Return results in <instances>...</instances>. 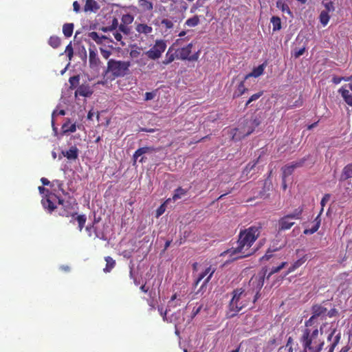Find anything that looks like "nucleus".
Instances as JSON below:
<instances>
[{"label": "nucleus", "mask_w": 352, "mask_h": 352, "mask_svg": "<svg viewBox=\"0 0 352 352\" xmlns=\"http://www.w3.org/2000/svg\"><path fill=\"white\" fill-rule=\"evenodd\" d=\"M261 226H252L243 230H241L237 241V246L232 248L223 254H228L232 260L245 258L251 254L246 252L258 238L261 233Z\"/></svg>", "instance_id": "obj_1"}, {"label": "nucleus", "mask_w": 352, "mask_h": 352, "mask_svg": "<svg viewBox=\"0 0 352 352\" xmlns=\"http://www.w3.org/2000/svg\"><path fill=\"white\" fill-rule=\"evenodd\" d=\"M300 340L303 352H320L324 344L322 333H320L316 327L306 324Z\"/></svg>", "instance_id": "obj_2"}, {"label": "nucleus", "mask_w": 352, "mask_h": 352, "mask_svg": "<svg viewBox=\"0 0 352 352\" xmlns=\"http://www.w3.org/2000/svg\"><path fill=\"white\" fill-rule=\"evenodd\" d=\"M250 299V291H245L243 288L234 289L229 303L228 317L233 318L236 316L241 310L248 306Z\"/></svg>", "instance_id": "obj_3"}, {"label": "nucleus", "mask_w": 352, "mask_h": 352, "mask_svg": "<svg viewBox=\"0 0 352 352\" xmlns=\"http://www.w3.org/2000/svg\"><path fill=\"white\" fill-rule=\"evenodd\" d=\"M76 205L77 203L76 199L73 197H69V199L66 200L64 205L60 209L59 214L62 217H72V219L70 221L71 223L73 222L74 219L76 220L78 222V230L81 232L86 223L87 217L85 214L77 215V212L75 209V206Z\"/></svg>", "instance_id": "obj_4"}, {"label": "nucleus", "mask_w": 352, "mask_h": 352, "mask_svg": "<svg viewBox=\"0 0 352 352\" xmlns=\"http://www.w3.org/2000/svg\"><path fill=\"white\" fill-rule=\"evenodd\" d=\"M130 65L129 61L109 59L106 73H110L114 78L124 77L129 73Z\"/></svg>", "instance_id": "obj_5"}, {"label": "nucleus", "mask_w": 352, "mask_h": 352, "mask_svg": "<svg viewBox=\"0 0 352 352\" xmlns=\"http://www.w3.org/2000/svg\"><path fill=\"white\" fill-rule=\"evenodd\" d=\"M266 271H261L254 274L250 280L248 288L246 291H250V296H254L253 302L254 303L259 298V292L263 286Z\"/></svg>", "instance_id": "obj_6"}, {"label": "nucleus", "mask_w": 352, "mask_h": 352, "mask_svg": "<svg viewBox=\"0 0 352 352\" xmlns=\"http://www.w3.org/2000/svg\"><path fill=\"white\" fill-rule=\"evenodd\" d=\"M261 124L260 120L255 117L250 120H246L245 124L237 129H234V133L233 134L232 139L239 140L249 135H250L255 129Z\"/></svg>", "instance_id": "obj_7"}, {"label": "nucleus", "mask_w": 352, "mask_h": 352, "mask_svg": "<svg viewBox=\"0 0 352 352\" xmlns=\"http://www.w3.org/2000/svg\"><path fill=\"white\" fill-rule=\"evenodd\" d=\"M167 45L166 41L163 39H157L154 45L146 52V55L151 60H156L162 56L165 52Z\"/></svg>", "instance_id": "obj_8"}, {"label": "nucleus", "mask_w": 352, "mask_h": 352, "mask_svg": "<svg viewBox=\"0 0 352 352\" xmlns=\"http://www.w3.org/2000/svg\"><path fill=\"white\" fill-rule=\"evenodd\" d=\"M313 316L305 322L306 325L312 326L314 320L317 317H325L327 309L321 305H315L312 307Z\"/></svg>", "instance_id": "obj_9"}, {"label": "nucleus", "mask_w": 352, "mask_h": 352, "mask_svg": "<svg viewBox=\"0 0 352 352\" xmlns=\"http://www.w3.org/2000/svg\"><path fill=\"white\" fill-rule=\"evenodd\" d=\"M214 272H215V270L212 269L211 267H208V268H206L204 272H201L199 275L197 279L195 281V285L197 286L199 284V283L203 278H204L206 275L208 274V276L204 280L203 284L201 286L200 289H203L204 287L206 286L208 283L210 281V280L211 277L212 276Z\"/></svg>", "instance_id": "obj_10"}, {"label": "nucleus", "mask_w": 352, "mask_h": 352, "mask_svg": "<svg viewBox=\"0 0 352 352\" xmlns=\"http://www.w3.org/2000/svg\"><path fill=\"white\" fill-rule=\"evenodd\" d=\"M89 63L90 68L95 70H98L101 64L97 52L92 49L89 50Z\"/></svg>", "instance_id": "obj_11"}, {"label": "nucleus", "mask_w": 352, "mask_h": 352, "mask_svg": "<svg viewBox=\"0 0 352 352\" xmlns=\"http://www.w3.org/2000/svg\"><path fill=\"white\" fill-rule=\"evenodd\" d=\"M192 44L189 43L186 47L177 49L176 50L177 58L181 60H188L191 54Z\"/></svg>", "instance_id": "obj_12"}, {"label": "nucleus", "mask_w": 352, "mask_h": 352, "mask_svg": "<svg viewBox=\"0 0 352 352\" xmlns=\"http://www.w3.org/2000/svg\"><path fill=\"white\" fill-rule=\"evenodd\" d=\"M267 60H265L261 65H258L256 67L253 68L252 71L250 73H249L245 76V80H248V78H250L251 77L258 78V77L261 76L263 74L264 70H265V67H267Z\"/></svg>", "instance_id": "obj_13"}, {"label": "nucleus", "mask_w": 352, "mask_h": 352, "mask_svg": "<svg viewBox=\"0 0 352 352\" xmlns=\"http://www.w3.org/2000/svg\"><path fill=\"white\" fill-rule=\"evenodd\" d=\"M336 330L333 329L328 336V340L329 341H331L329 352H333V350L339 343L340 340L341 338V333H338L337 334H336Z\"/></svg>", "instance_id": "obj_14"}, {"label": "nucleus", "mask_w": 352, "mask_h": 352, "mask_svg": "<svg viewBox=\"0 0 352 352\" xmlns=\"http://www.w3.org/2000/svg\"><path fill=\"white\" fill-rule=\"evenodd\" d=\"M93 94V91L87 85H80L75 91V96H80L84 97H89Z\"/></svg>", "instance_id": "obj_15"}, {"label": "nucleus", "mask_w": 352, "mask_h": 352, "mask_svg": "<svg viewBox=\"0 0 352 352\" xmlns=\"http://www.w3.org/2000/svg\"><path fill=\"white\" fill-rule=\"evenodd\" d=\"M155 148L153 147H149V146H144L141 147L135 151L133 155V164H135L136 161L138 160V157L142 156L144 154L152 153L153 151H155Z\"/></svg>", "instance_id": "obj_16"}, {"label": "nucleus", "mask_w": 352, "mask_h": 352, "mask_svg": "<svg viewBox=\"0 0 352 352\" xmlns=\"http://www.w3.org/2000/svg\"><path fill=\"white\" fill-rule=\"evenodd\" d=\"M135 30L139 34L148 35L153 32V28L146 23H137Z\"/></svg>", "instance_id": "obj_17"}, {"label": "nucleus", "mask_w": 352, "mask_h": 352, "mask_svg": "<svg viewBox=\"0 0 352 352\" xmlns=\"http://www.w3.org/2000/svg\"><path fill=\"white\" fill-rule=\"evenodd\" d=\"M62 133L63 134H69L70 133H74L76 131V123H71L69 119H68L61 127Z\"/></svg>", "instance_id": "obj_18"}, {"label": "nucleus", "mask_w": 352, "mask_h": 352, "mask_svg": "<svg viewBox=\"0 0 352 352\" xmlns=\"http://www.w3.org/2000/svg\"><path fill=\"white\" fill-rule=\"evenodd\" d=\"M338 92L341 94L344 102L349 105L352 107V94L344 87L339 89Z\"/></svg>", "instance_id": "obj_19"}, {"label": "nucleus", "mask_w": 352, "mask_h": 352, "mask_svg": "<svg viewBox=\"0 0 352 352\" xmlns=\"http://www.w3.org/2000/svg\"><path fill=\"white\" fill-rule=\"evenodd\" d=\"M352 177V163L346 165L342 171L340 175V181H345Z\"/></svg>", "instance_id": "obj_20"}, {"label": "nucleus", "mask_w": 352, "mask_h": 352, "mask_svg": "<svg viewBox=\"0 0 352 352\" xmlns=\"http://www.w3.org/2000/svg\"><path fill=\"white\" fill-rule=\"evenodd\" d=\"M62 154L68 160H76L78 156V149L76 146H72L69 150L62 151Z\"/></svg>", "instance_id": "obj_21"}, {"label": "nucleus", "mask_w": 352, "mask_h": 352, "mask_svg": "<svg viewBox=\"0 0 352 352\" xmlns=\"http://www.w3.org/2000/svg\"><path fill=\"white\" fill-rule=\"evenodd\" d=\"M245 77L239 83V85L236 87V90L234 93L233 97L234 98H238L243 95L246 91H248V88L245 87Z\"/></svg>", "instance_id": "obj_22"}, {"label": "nucleus", "mask_w": 352, "mask_h": 352, "mask_svg": "<svg viewBox=\"0 0 352 352\" xmlns=\"http://www.w3.org/2000/svg\"><path fill=\"white\" fill-rule=\"evenodd\" d=\"M283 245V243L280 244L278 246L275 245V243H274V244L270 247L266 254L260 258V261H262L263 260H269L272 256V254L271 253L278 250Z\"/></svg>", "instance_id": "obj_23"}, {"label": "nucleus", "mask_w": 352, "mask_h": 352, "mask_svg": "<svg viewBox=\"0 0 352 352\" xmlns=\"http://www.w3.org/2000/svg\"><path fill=\"white\" fill-rule=\"evenodd\" d=\"M87 36L89 38L94 41L98 45L102 44L104 40L107 39L106 36H100L96 32H90L88 33Z\"/></svg>", "instance_id": "obj_24"}, {"label": "nucleus", "mask_w": 352, "mask_h": 352, "mask_svg": "<svg viewBox=\"0 0 352 352\" xmlns=\"http://www.w3.org/2000/svg\"><path fill=\"white\" fill-rule=\"evenodd\" d=\"M177 58V53L172 52V47H170L166 54L165 59L162 61L164 65H168L171 63L175 59Z\"/></svg>", "instance_id": "obj_25"}, {"label": "nucleus", "mask_w": 352, "mask_h": 352, "mask_svg": "<svg viewBox=\"0 0 352 352\" xmlns=\"http://www.w3.org/2000/svg\"><path fill=\"white\" fill-rule=\"evenodd\" d=\"M104 260L106 261V266L104 268L103 271L105 273L110 272L112 270V269L116 266V261L109 256H106L104 258Z\"/></svg>", "instance_id": "obj_26"}, {"label": "nucleus", "mask_w": 352, "mask_h": 352, "mask_svg": "<svg viewBox=\"0 0 352 352\" xmlns=\"http://www.w3.org/2000/svg\"><path fill=\"white\" fill-rule=\"evenodd\" d=\"M99 8L97 2L95 0H86L85 5L84 6V10L87 11H96Z\"/></svg>", "instance_id": "obj_27"}, {"label": "nucleus", "mask_w": 352, "mask_h": 352, "mask_svg": "<svg viewBox=\"0 0 352 352\" xmlns=\"http://www.w3.org/2000/svg\"><path fill=\"white\" fill-rule=\"evenodd\" d=\"M307 260L306 256H302L294 263L288 269L287 274L295 271L297 268L300 267Z\"/></svg>", "instance_id": "obj_28"}, {"label": "nucleus", "mask_w": 352, "mask_h": 352, "mask_svg": "<svg viewBox=\"0 0 352 352\" xmlns=\"http://www.w3.org/2000/svg\"><path fill=\"white\" fill-rule=\"evenodd\" d=\"M138 5L143 11H151L153 9V3L148 0H138Z\"/></svg>", "instance_id": "obj_29"}, {"label": "nucleus", "mask_w": 352, "mask_h": 352, "mask_svg": "<svg viewBox=\"0 0 352 352\" xmlns=\"http://www.w3.org/2000/svg\"><path fill=\"white\" fill-rule=\"evenodd\" d=\"M187 192V190H185L182 187H178L174 191V194L172 197L173 200L176 201L179 199H181L183 196L186 195Z\"/></svg>", "instance_id": "obj_30"}, {"label": "nucleus", "mask_w": 352, "mask_h": 352, "mask_svg": "<svg viewBox=\"0 0 352 352\" xmlns=\"http://www.w3.org/2000/svg\"><path fill=\"white\" fill-rule=\"evenodd\" d=\"M74 24L65 23L63 26V32L65 37H70L73 34Z\"/></svg>", "instance_id": "obj_31"}, {"label": "nucleus", "mask_w": 352, "mask_h": 352, "mask_svg": "<svg viewBox=\"0 0 352 352\" xmlns=\"http://www.w3.org/2000/svg\"><path fill=\"white\" fill-rule=\"evenodd\" d=\"M199 16L198 15H195L187 19L185 22V25L188 27L194 28L199 23Z\"/></svg>", "instance_id": "obj_32"}, {"label": "nucleus", "mask_w": 352, "mask_h": 352, "mask_svg": "<svg viewBox=\"0 0 352 352\" xmlns=\"http://www.w3.org/2000/svg\"><path fill=\"white\" fill-rule=\"evenodd\" d=\"M42 204L45 208L49 210L50 212H52L55 210V208H56V206L49 198L42 200Z\"/></svg>", "instance_id": "obj_33"}, {"label": "nucleus", "mask_w": 352, "mask_h": 352, "mask_svg": "<svg viewBox=\"0 0 352 352\" xmlns=\"http://www.w3.org/2000/svg\"><path fill=\"white\" fill-rule=\"evenodd\" d=\"M273 26V31H278L281 28V21L278 16H273L270 20Z\"/></svg>", "instance_id": "obj_34"}, {"label": "nucleus", "mask_w": 352, "mask_h": 352, "mask_svg": "<svg viewBox=\"0 0 352 352\" xmlns=\"http://www.w3.org/2000/svg\"><path fill=\"white\" fill-rule=\"evenodd\" d=\"M157 310L164 322H172V319L169 320L167 318V313L168 311H170V308L167 307V308L164 310L162 306H158Z\"/></svg>", "instance_id": "obj_35"}, {"label": "nucleus", "mask_w": 352, "mask_h": 352, "mask_svg": "<svg viewBox=\"0 0 352 352\" xmlns=\"http://www.w3.org/2000/svg\"><path fill=\"white\" fill-rule=\"evenodd\" d=\"M48 43L50 46H52L53 48H57L60 46L61 43L60 38L57 36H50Z\"/></svg>", "instance_id": "obj_36"}, {"label": "nucleus", "mask_w": 352, "mask_h": 352, "mask_svg": "<svg viewBox=\"0 0 352 352\" xmlns=\"http://www.w3.org/2000/svg\"><path fill=\"white\" fill-rule=\"evenodd\" d=\"M320 21L322 23L323 26H325L327 25V23L329 21L330 16L329 14V12L327 11H322L320 14Z\"/></svg>", "instance_id": "obj_37"}, {"label": "nucleus", "mask_w": 352, "mask_h": 352, "mask_svg": "<svg viewBox=\"0 0 352 352\" xmlns=\"http://www.w3.org/2000/svg\"><path fill=\"white\" fill-rule=\"evenodd\" d=\"M52 187H57V188L63 192L64 195H67V192H65L63 186L64 184L63 181H60L59 179H54L51 183Z\"/></svg>", "instance_id": "obj_38"}, {"label": "nucleus", "mask_w": 352, "mask_h": 352, "mask_svg": "<svg viewBox=\"0 0 352 352\" xmlns=\"http://www.w3.org/2000/svg\"><path fill=\"white\" fill-rule=\"evenodd\" d=\"M80 76L79 75L74 76L69 78V82L70 84V88L74 89L79 85Z\"/></svg>", "instance_id": "obj_39"}, {"label": "nucleus", "mask_w": 352, "mask_h": 352, "mask_svg": "<svg viewBox=\"0 0 352 352\" xmlns=\"http://www.w3.org/2000/svg\"><path fill=\"white\" fill-rule=\"evenodd\" d=\"M134 16L131 14H123L121 19V22L125 25H129L133 23Z\"/></svg>", "instance_id": "obj_40"}, {"label": "nucleus", "mask_w": 352, "mask_h": 352, "mask_svg": "<svg viewBox=\"0 0 352 352\" xmlns=\"http://www.w3.org/2000/svg\"><path fill=\"white\" fill-rule=\"evenodd\" d=\"M302 212V208L298 207L296 208L294 212L292 214H287V219H300V215Z\"/></svg>", "instance_id": "obj_41"}, {"label": "nucleus", "mask_w": 352, "mask_h": 352, "mask_svg": "<svg viewBox=\"0 0 352 352\" xmlns=\"http://www.w3.org/2000/svg\"><path fill=\"white\" fill-rule=\"evenodd\" d=\"M263 91H260L258 93H256L252 95L245 104V107H248L252 102L258 100L260 97L263 95Z\"/></svg>", "instance_id": "obj_42"}, {"label": "nucleus", "mask_w": 352, "mask_h": 352, "mask_svg": "<svg viewBox=\"0 0 352 352\" xmlns=\"http://www.w3.org/2000/svg\"><path fill=\"white\" fill-rule=\"evenodd\" d=\"M319 223L314 224V226L311 228L305 229L303 232L305 234H312L318 231L319 229Z\"/></svg>", "instance_id": "obj_43"}, {"label": "nucleus", "mask_w": 352, "mask_h": 352, "mask_svg": "<svg viewBox=\"0 0 352 352\" xmlns=\"http://www.w3.org/2000/svg\"><path fill=\"white\" fill-rule=\"evenodd\" d=\"M177 299V294H174L170 300L168 301V308H170V307H175L177 306H179L180 305V303H179L177 301L175 302V300Z\"/></svg>", "instance_id": "obj_44"}, {"label": "nucleus", "mask_w": 352, "mask_h": 352, "mask_svg": "<svg viewBox=\"0 0 352 352\" xmlns=\"http://www.w3.org/2000/svg\"><path fill=\"white\" fill-rule=\"evenodd\" d=\"M120 32L124 33L126 35H129L131 32V28L128 27V25H125L121 23L118 26Z\"/></svg>", "instance_id": "obj_45"}, {"label": "nucleus", "mask_w": 352, "mask_h": 352, "mask_svg": "<svg viewBox=\"0 0 352 352\" xmlns=\"http://www.w3.org/2000/svg\"><path fill=\"white\" fill-rule=\"evenodd\" d=\"M285 265H286V262H282L278 266L273 267L272 268L270 272L269 273L267 277H270L273 274H275V273L279 272L281 269H283L285 267Z\"/></svg>", "instance_id": "obj_46"}, {"label": "nucleus", "mask_w": 352, "mask_h": 352, "mask_svg": "<svg viewBox=\"0 0 352 352\" xmlns=\"http://www.w3.org/2000/svg\"><path fill=\"white\" fill-rule=\"evenodd\" d=\"M331 197V195L330 194H325L323 197L322 198L321 201H320V205H321V210H320V213H322L323 212V210H324V207L325 206V204H327V202L329 200Z\"/></svg>", "instance_id": "obj_47"}, {"label": "nucleus", "mask_w": 352, "mask_h": 352, "mask_svg": "<svg viewBox=\"0 0 352 352\" xmlns=\"http://www.w3.org/2000/svg\"><path fill=\"white\" fill-rule=\"evenodd\" d=\"M161 24L163 26H164L165 28L167 29V30L173 28V25H174L173 23L170 20H169L168 19H162V21H161Z\"/></svg>", "instance_id": "obj_48"}, {"label": "nucleus", "mask_w": 352, "mask_h": 352, "mask_svg": "<svg viewBox=\"0 0 352 352\" xmlns=\"http://www.w3.org/2000/svg\"><path fill=\"white\" fill-rule=\"evenodd\" d=\"M86 231L88 232L89 236H92V232L95 233L96 237H98L96 228L94 227V224L89 225L86 227Z\"/></svg>", "instance_id": "obj_49"}, {"label": "nucleus", "mask_w": 352, "mask_h": 352, "mask_svg": "<svg viewBox=\"0 0 352 352\" xmlns=\"http://www.w3.org/2000/svg\"><path fill=\"white\" fill-rule=\"evenodd\" d=\"M65 52L67 54L69 59L71 60L74 54V50L71 43L67 45Z\"/></svg>", "instance_id": "obj_50"}, {"label": "nucleus", "mask_w": 352, "mask_h": 352, "mask_svg": "<svg viewBox=\"0 0 352 352\" xmlns=\"http://www.w3.org/2000/svg\"><path fill=\"white\" fill-rule=\"evenodd\" d=\"M281 170L283 173L282 175V187L284 190L286 189V166H283L281 168Z\"/></svg>", "instance_id": "obj_51"}, {"label": "nucleus", "mask_w": 352, "mask_h": 352, "mask_svg": "<svg viewBox=\"0 0 352 352\" xmlns=\"http://www.w3.org/2000/svg\"><path fill=\"white\" fill-rule=\"evenodd\" d=\"M166 210L165 204H162L156 210V217H159L162 215Z\"/></svg>", "instance_id": "obj_52"}, {"label": "nucleus", "mask_w": 352, "mask_h": 352, "mask_svg": "<svg viewBox=\"0 0 352 352\" xmlns=\"http://www.w3.org/2000/svg\"><path fill=\"white\" fill-rule=\"evenodd\" d=\"M118 26V20L117 18L114 17L111 21V24L109 25V30H116Z\"/></svg>", "instance_id": "obj_53"}, {"label": "nucleus", "mask_w": 352, "mask_h": 352, "mask_svg": "<svg viewBox=\"0 0 352 352\" xmlns=\"http://www.w3.org/2000/svg\"><path fill=\"white\" fill-rule=\"evenodd\" d=\"M286 229V217H282L279 221L278 230H285Z\"/></svg>", "instance_id": "obj_54"}, {"label": "nucleus", "mask_w": 352, "mask_h": 352, "mask_svg": "<svg viewBox=\"0 0 352 352\" xmlns=\"http://www.w3.org/2000/svg\"><path fill=\"white\" fill-rule=\"evenodd\" d=\"M100 53L102 57L105 59H108L111 55V52L110 50H107L103 48H100Z\"/></svg>", "instance_id": "obj_55"}, {"label": "nucleus", "mask_w": 352, "mask_h": 352, "mask_svg": "<svg viewBox=\"0 0 352 352\" xmlns=\"http://www.w3.org/2000/svg\"><path fill=\"white\" fill-rule=\"evenodd\" d=\"M349 78H345L344 77H338V76H334L332 78V82L334 83V84H339L341 82L342 80H345V81H348L349 80Z\"/></svg>", "instance_id": "obj_56"}, {"label": "nucleus", "mask_w": 352, "mask_h": 352, "mask_svg": "<svg viewBox=\"0 0 352 352\" xmlns=\"http://www.w3.org/2000/svg\"><path fill=\"white\" fill-rule=\"evenodd\" d=\"M203 305H201L198 307H194L192 311V318H195L201 310Z\"/></svg>", "instance_id": "obj_57"}, {"label": "nucleus", "mask_w": 352, "mask_h": 352, "mask_svg": "<svg viewBox=\"0 0 352 352\" xmlns=\"http://www.w3.org/2000/svg\"><path fill=\"white\" fill-rule=\"evenodd\" d=\"M338 314V311L336 309L333 308L330 309L329 311H327L326 316H329V318H332L336 316Z\"/></svg>", "instance_id": "obj_58"}, {"label": "nucleus", "mask_w": 352, "mask_h": 352, "mask_svg": "<svg viewBox=\"0 0 352 352\" xmlns=\"http://www.w3.org/2000/svg\"><path fill=\"white\" fill-rule=\"evenodd\" d=\"M326 10L327 12H329L330 11H333L334 10L333 3L331 1H329L328 3H326L324 4Z\"/></svg>", "instance_id": "obj_59"}, {"label": "nucleus", "mask_w": 352, "mask_h": 352, "mask_svg": "<svg viewBox=\"0 0 352 352\" xmlns=\"http://www.w3.org/2000/svg\"><path fill=\"white\" fill-rule=\"evenodd\" d=\"M113 36H114V38H116V41H120L121 42V44L122 45H124V42L122 41V34L118 32H116L113 33Z\"/></svg>", "instance_id": "obj_60"}, {"label": "nucleus", "mask_w": 352, "mask_h": 352, "mask_svg": "<svg viewBox=\"0 0 352 352\" xmlns=\"http://www.w3.org/2000/svg\"><path fill=\"white\" fill-rule=\"evenodd\" d=\"M155 93L153 92H146L145 93V100H151L155 98Z\"/></svg>", "instance_id": "obj_61"}, {"label": "nucleus", "mask_w": 352, "mask_h": 352, "mask_svg": "<svg viewBox=\"0 0 352 352\" xmlns=\"http://www.w3.org/2000/svg\"><path fill=\"white\" fill-rule=\"evenodd\" d=\"M199 58V52H196L194 54L192 55H190L188 60H190V61H195V60H197Z\"/></svg>", "instance_id": "obj_62"}, {"label": "nucleus", "mask_w": 352, "mask_h": 352, "mask_svg": "<svg viewBox=\"0 0 352 352\" xmlns=\"http://www.w3.org/2000/svg\"><path fill=\"white\" fill-rule=\"evenodd\" d=\"M305 52V48H301V49H299L298 51H296L295 53H294V56L296 58H298L299 56H300L301 55H302Z\"/></svg>", "instance_id": "obj_63"}, {"label": "nucleus", "mask_w": 352, "mask_h": 352, "mask_svg": "<svg viewBox=\"0 0 352 352\" xmlns=\"http://www.w3.org/2000/svg\"><path fill=\"white\" fill-rule=\"evenodd\" d=\"M74 11L76 12H78L80 10V4L78 1H74L73 3Z\"/></svg>", "instance_id": "obj_64"}]
</instances>
